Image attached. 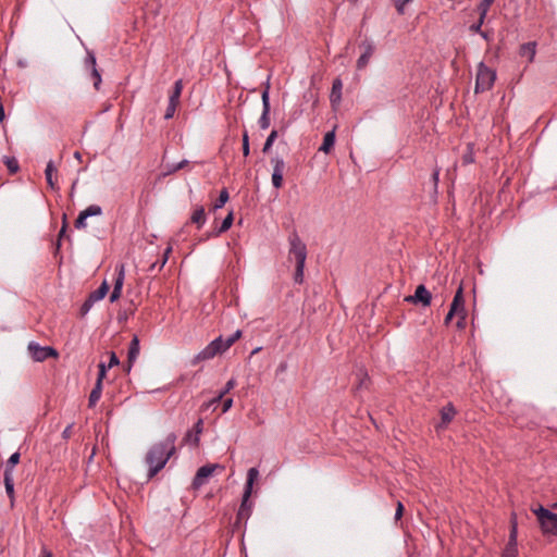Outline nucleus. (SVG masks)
I'll list each match as a JSON object with an SVG mask.
<instances>
[{"mask_svg":"<svg viewBox=\"0 0 557 557\" xmlns=\"http://www.w3.org/2000/svg\"><path fill=\"white\" fill-rule=\"evenodd\" d=\"M533 512L536 515L541 528L544 533H550L557 535V515L550 510L540 506L534 509Z\"/></svg>","mask_w":557,"mask_h":557,"instance_id":"39448f33","label":"nucleus"},{"mask_svg":"<svg viewBox=\"0 0 557 557\" xmlns=\"http://www.w3.org/2000/svg\"><path fill=\"white\" fill-rule=\"evenodd\" d=\"M449 309L459 312L461 314V319L466 320L463 290L461 286L457 289Z\"/></svg>","mask_w":557,"mask_h":557,"instance_id":"2eb2a0df","label":"nucleus"},{"mask_svg":"<svg viewBox=\"0 0 557 557\" xmlns=\"http://www.w3.org/2000/svg\"><path fill=\"white\" fill-rule=\"evenodd\" d=\"M438 175H440V172H438V170H436V171L433 173V180H434V182H435V183L438 181Z\"/></svg>","mask_w":557,"mask_h":557,"instance_id":"69168bd1","label":"nucleus"},{"mask_svg":"<svg viewBox=\"0 0 557 557\" xmlns=\"http://www.w3.org/2000/svg\"><path fill=\"white\" fill-rule=\"evenodd\" d=\"M27 350L32 359L36 362H42L48 358L58 357V351L50 346H40L38 343L30 342L27 346Z\"/></svg>","mask_w":557,"mask_h":557,"instance_id":"0eeeda50","label":"nucleus"},{"mask_svg":"<svg viewBox=\"0 0 557 557\" xmlns=\"http://www.w3.org/2000/svg\"><path fill=\"white\" fill-rule=\"evenodd\" d=\"M108 292H109V285H108L107 281H103V282L101 283V285H100V286H99L95 292H92V293L89 295V297H90L95 302H97V301H99V300L103 299V298H104V296L108 294Z\"/></svg>","mask_w":557,"mask_h":557,"instance_id":"5701e85b","label":"nucleus"},{"mask_svg":"<svg viewBox=\"0 0 557 557\" xmlns=\"http://www.w3.org/2000/svg\"><path fill=\"white\" fill-rule=\"evenodd\" d=\"M188 164V161L187 160H182L181 162L178 163H175V164H170L168 165V171H166V174H171V173H174L178 170H182L184 169L186 165Z\"/></svg>","mask_w":557,"mask_h":557,"instance_id":"c9c22d12","label":"nucleus"},{"mask_svg":"<svg viewBox=\"0 0 557 557\" xmlns=\"http://www.w3.org/2000/svg\"><path fill=\"white\" fill-rule=\"evenodd\" d=\"M259 476V471L257 468H250L247 473V481L245 484V491L243 495V500L240 507L238 509L237 517L238 519H248L250 516L251 504L249 503V497L252 492V486L257 478Z\"/></svg>","mask_w":557,"mask_h":557,"instance_id":"20e7f679","label":"nucleus"},{"mask_svg":"<svg viewBox=\"0 0 557 557\" xmlns=\"http://www.w3.org/2000/svg\"><path fill=\"white\" fill-rule=\"evenodd\" d=\"M218 469L220 471H222V470H224V467L221 466L220 463H208V465L200 467L197 470L195 478L193 480V487L195 490H198L201 486H203L205 484H207L209 478H211L213 475V473L215 472V470H218Z\"/></svg>","mask_w":557,"mask_h":557,"instance_id":"423d86ee","label":"nucleus"},{"mask_svg":"<svg viewBox=\"0 0 557 557\" xmlns=\"http://www.w3.org/2000/svg\"><path fill=\"white\" fill-rule=\"evenodd\" d=\"M289 243V250L288 256L289 258H294L296 261V271L294 275V280L296 283H302L304 281V270L307 259V247L305 243L300 239L297 233H293L288 237Z\"/></svg>","mask_w":557,"mask_h":557,"instance_id":"7ed1b4c3","label":"nucleus"},{"mask_svg":"<svg viewBox=\"0 0 557 557\" xmlns=\"http://www.w3.org/2000/svg\"><path fill=\"white\" fill-rule=\"evenodd\" d=\"M74 158H75L76 160L81 161V160H82V153H81L79 151H75V152H74Z\"/></svg>","mask_w":557,"mask_h":557,"instance_id":"e2e57ef3","label":"nucleus"},{"mask_svg":"<svg viewBox=\"0 0 557 557\" xmlns=\"http://www.w3.org/2000/svg\"><path fill=\"white\" fill-rule=\"evenodd\" d=\"M190 221L195 224H197L198 228H200L206 223V212L205 208L202 206L197 207L191 216Z\"/></svg>","mask_w":557,"mask_h":557,"instance_id":"4be33fe9","label":"nucleus"},{"mask_svg":"<svg viewBox=\"0 0 557 557\" xmlns=\"http://www.w3.org/2000/svg\"><path fill=\"white\" fill-rule=\"evenodd\" d=\"M342 89H343V83L341 78H336L333 82L331 95H330V101L333 108H337L342 101Z\"/></svg>","mask_w":557,"mask_h":557,"instance_id":"f3484780","label":"nucleus"},{"mask_svg":"<svg viewBox=\"0 0 557 557\" xmlns=\"http://www.w3.org/2000/svg\"><path fill=\"white\" fill-rule=\"evenodd\" d=\"M2 161L7 165L8 170L10 171V173L14 174V173H16L18 171L20 165H18V161L16 160L15 157L4 156L2 158Z\"/></svg>","mask_w":557,"mask_h":557,"instance_id":"393cba45","label":"nucleus"},{"mask_svg":"<svg viewBox=\"0 0 557 557\" xmlns=\"http://www.w3.org/2000/svg\"><path fill=\"white\" fill-rule=\"evenodd\" d=\"M182 90H183V83L181 79H178L174 84L173 91L171 92L169 100L171 102L178 103Z\"/></svg>","mask_w":557,"mask_h":557,"instance_id":"a878e982","label":"nucleus"},{"mask_svg":"<svg viewBox=\"0 0 557 557\" xmlns=\"http://www.w3.org/2000/svg\"><path fill=\"white\" fill-rule=\"evenodd\" d=\"M276 138H277V131L272 129L263 145V148H262V151L264 153H267L272 148L273 143L275 141Z\"/></svg>","mask_w":557,"mask_h":557,"instance_id":"7c9ffc66","label":"nucleus"},{"mask_svg":"<svg viewBox=\"0 0 557 557\" xmlns=\"http://www.w3.org/2000/svg\"><path fill=\"white\" fill-rule=\"evenodd\" d=\"M98 368H99V372H98V377H97L96 382H100L102 384V381L106 377V374H107V371H108L109 368L103 362H100Z\"/></svg>","mask_w":557,"mask_h":557,"instance_id":"ea45409f","label":"nucleus"},{"mask_svg":"<svg viewBox=\"0 0 557 557\" xmlns=\"http://www.w3.org/2000/svg\"><path fill=\"white\" fill-rule=\"evenodd\" d=\"M57 173V168L53 163L52 160H50L48 163H47V166H46V170H45V175H46V180H47V183L49 185V187L51 189H57L58 186H57V183L53 181V174Z\"/></svg>","mask_w":557,"mask_h":557,"instance_id":"412c9836","label":"nucleus"},{"mask_svg":"<svg viewBox=\"0 0 557 557\" xmlns=\"http://www.w3.org/2000/svg\"><path fill=\"white\" fill-rule=\"evenodd\" d=\"M456 409L451 403H448L441 409V422L437 425V429L446 428L455 418Z\"/></svg>","mask_w":557,"mask_h":557,"instance_id":"ddd939ff","label":"nucleus"},{"mask_svg":"<svg viewBox=\"0 0 557 557\" xmlns=\"http://www.w3.org/2000/svg\"><path fill=\"white\" fill-rule=\"evenodd\" d=\"M20 453H14L10 456V458L8 459V462H7V467L5 469H10L11 470V473L13 474L14 472V467L20 461Z\"/></svg>","mask_w":557,"mask_h":557,"instance_id":"72a5a7b5","label":"nucleus"},{"mask_svg":"<svg viewBox=\"0 0 557 557\" xmlns=\"http://www.w3.org/2000/svg\"><path fill=\"white\" fill-rule=\"evenodd\" d=\"M458 317H459V320H458V322H457V326H458V327H463V325H465V320H462V319H461V314H459Z\"/></svg>","mask_w":557,"mask_h":557,"instance_id":"052dcab7","label":"nucleus"},{"mask_svg":"<svg viewBox=\"0 0 557 557\" xmlns=\"http://www.w3.org/2000/svg\"><path fill=\"white\" fill-rule=\"evenodd\" d=\"M72 426L73 425L70 424L64 429V431L62 432L63 438H69L71 436Z\"/></svg>","mask_w":557,"mask_h":557,"instance_id":"603ef678","label":"nucleus"},{"mask_svg":"<svg viewBox=\"0 0 557 557\" xmlns=\"http://www.w3.org/2000/svg\"><path fill=\"white\" fill-rule=\"evenodd\" d=\"M494 0H482L480 4L478 5V10L480 12V15L482 17H486V14L490 10V7L493 4Z\"/></svg>","mask_w":557,"mask_h":557,"instance_id":"473e14b6","label":"nucleus"},{"mask_svg":"<svg viewBox=\"0 0 557 557\" xmlns=\"http://www.w3.org/2000/svg\"><path fill=\"white\" fill-rule=\"evenodd\" d=\"M484 20H485V17H482V15H480L479 21L476 23L472 24L470 26V29L472 32L479 33L481 30V27H482L483 23H484Z\"/></svg>","mask_w":557,"mask_h":557,"instance_id":"49530a36","label":"nucleus"},{"mask_svg":"<svg viewBox=\"0 0 557 557\" xmlns=\"http://www.w3.org/2000/svg\"><path fill=\"white\" fill-rule=\"evenodd\" d=\"M228 198H230V196H228L227 189L223 188L220 191L219 198L216 199V201L213 206V209L218 210V209L222 208L227 202Z\"/></svg>","mask_w":557,"mask_h":557,"instance_id":"cd10ccee","label":"nucleus"},{"mask_svg":"<svg viewBox=\"0 0 557 557\" xmlns=\"http://www.w3.org/2000/svg\"><path fill=\"white\" fill-rule=\"evenodd\" d=\"M102 393V384L100 382H96L90 395H89V407H94L97 401L100 399Z\"/></svg>","mask_w":557,"mask_h":557,"instance_id":"b1692460","label":"nucleus"},{"mask_svg":"<svg viewBox=\"0 0 557 557\" xmlns=\"http://www.w3.org/2000/svg\"><path fill=\"white\" fill-rule=\"evenodd\" d=\"M478 70H484V71H487L490 70L483 62H480L479 63V66H478Z\"/></svg>","mask_w":557,"mask_h":557,"instance_id":"680f3d73","label":"nucleus"},{"mask_svg":"<svg viewBox=\"0 0 557 557\" xmlns=\"http://www.w3.org/2000/svg\"><path fill=\"white\" fill-rule=\"evenodd\" d=\"M86 215H84L83 213L79 212L76 221H75V227L78 228V230H82V228H85L86 227Z\"/></svg>","mask_w":557,"mask_h":557,"instance_id":"37998d69","label":"nucleus"},{"mask_svg":"<svg viewBox=\"0 0 557 557\" xmlns=\"http://www.w3.org/2000/svg\"><path fill=\"white\" fill-rule=\"evenodd\" d=\"M362 49H363V51L357 61V66L359 69H362L368 64L369 59L374 53L375 47H374L373 42L366 40L362 42Z\"/></svg>","mask_w":557,"mask_h":557,"instance_id":"4468645a","label":"nucleus"},{"mask_svg":"<svg viewBox=\"0 0 557 557\" xmlns=\"http://www.w3.org/2000/svg\"><path fill=\"white\" fill-rule=\"evenodd\" d=\"M194 436H195V434H193V433L189 431V432H187V434H186V436H185V441L194 445Z\"/></svg>","mask_w":557,"mask_h":557,"instance_id":"6e6d98bb","label":"nucleus"},{"mask_svg":"<svg viewBox=\"0 0 557 557\" xmlns=\"http://www.w3.org/2000/svg\"><path fill=\"white\" fill-rule=\"evenodd\" d=\"M269 90H270V76L267 77L265 88L263 89L262 95H261V99H262V113H261V116H260V119L258 121L259 126H260L261 129L269 128L270 123H271V121H270L271 106H270Z\"/></svg>","mask_w":557,"mask_h":557,"instance_id":"6e6552de","label":"nucleus"},{"mask_svg":"<svg viewBox=\"0 0 557 557\" xmlns=\"http://www.w3.org/2000/svg\"><path fill=\"white\" fill-rule=\"evenodd\" d=\"M4 108L2 106V103L0 102V123L3 122L4 120Z\"/></svg>","mask_w":557,"mask_h":557,"instance_id":"bf43d9fd","label":"nucleus"},{"mask_svg":"<svg viewBox=\"0 0 557 557\" xmlns=\"http://www.w3.org/2000/svg\"><path fill=\"white\" fill-rule=\"evenodd\" d=\"M233 224V213L230 212L225 218L224 220L222 221L221 223V226L219 227L218 232H216V235L221 234V233H224L226 232L227 230L231 228Z\"/></svg>","mask_w":557,"mask_h":557,"instance_id":"c85d7f7f","label":"nucleus"},{"mask_svg":"<svg viewBox=\"0 0 557 557\" xmlns=\"http://www.w3.org/2000/svg\"><path fill=\"white\" fill-rule=\"evenodd\" d=\"M166 262H168V257H166V256H163V257L161 258V262H160V264H159L158 269H159V270H161V269L165 265V263H166Z\"/></svg>","mask_w":557,"mask_h":557,"instance_id":"13d9d810","label":"nucleus"},{"mask_svg":"<svg viewBox=\"0 0 557 557\" xmlns=\"http://www.w3.org/2000/svg\"><path fill=\"white\" fill-rule=\"evenodd\" d=\"M242 337V331L237 330L235 333L230 335L227 338L219 336L210 342L201 351H199L194 360L193 364H197L200 361L210 360L215 356L226 351L237 339Z\"/></svg>","mask_w":557,"mask_h":557,"instance_id":"f03ea898","label":"nucleus"},{"mask_svg":"<svg viewBox=\"0 0 557 557\" xmlns=\"http://www.w3.org/2000/svg\"><path fill=\"white\" fill-rule=\"evenodd\" d=\"M3 482H4L5 492H7L8 496L10 497L11 503L13 504V499H14V478H13V474L11 473L10 469H5L4 470Z\"/></svg>","mask_w":557,"mask_h":557,"instance_id":"6ab92c4d","label":"nucleus"},{"mask_svg":"<svg viewBox=\"0 0 557 557\" xmlns=\"http://www.w3.org/2000/svg\"><path fill=\"white\" fill-rule=\"evenodd\" d=\"M140 350L139 338L137 335H134L128 347L127 354V370L129 371L133 367V363L136 361Z\"/></svg>","mask_w":557,"mask_h":557,"instance_id":"dca6fc26","label":"nucleus"},{"mask_svg":"<svg viewBox=\"0 0 557 557\" xmlns=\"http://www.w3.org/2000/svg\"><path fill=\"white\" fill-rule=\"evenodd\" d=\"M177 104H178V103H176V102H171V101L169 100V104H168V108H166V110H165L164 119L169 120V119H172V117L174 116Z\"/></svg>","mask_w":557,"mask_h":557,"instance_id":"e433bc0d","label":"nucleus"},{"mask_svg":"<svg viewBox=\"0 0 557 557\" xmlns=\"http://www.w3.org/2000/svg\"><path fill=\"white\" fill-rule=\"evenodd\" d=\"M508 544H517V522H511V529L509 533Z\"/></svg>","mask_w":557,"mask_h":557,"instance_id":"58836bf2","label":"nucleus"},{"mask_svg":"<svg viewBox=\"0 0 557 557\" xmlns=\"http://www.w3.org/2000/svg\"><path fill=\"white\" fill-rule=\"evenodd\" d=\"M502 557H518V544H508L503 550Z\"/></svg>","mask_w":557,"mask_h":557,"instance_id":"c756f323","label":"nucleus"},{"mask_svg":"<svg viewBox=\"0 0 557 557\" xmlns=\"http://www.w3.org/2000/svg\"><path fill=\"white\" fill-rule=\"evenodd\" d=\"M334 144H335V132L334 131L327 132L324 135L323 143L320 146L319 150L324 153H329L331 151V149L334 147Z\"/></svg>","mask_w":557,"mask_h":557,"instance_id":"aec40b11","label":"nucleus"},{"mask_svg":"<svg viewBox=\"0 0 557 557\" xmlns=\"http://www.w3.org/2000/svg\"><path fill=\"white\" fill-rule=\"evenodd\" d=\"M175 433H169L162 441L154 443L147 451L145 462L148 466V480L152 479L159 471H161L170 458L176 451Z\"/></svg>","mask_w":557,"mask_h":557,"instance_id":"f257e3e1","label":"nucleus"},{"mask_svg":"<svg viewBox=\"0 0 557 557\" xmlns=\"http://www.w3.org/2000/svg\"><path fill=\"white\" fill-rule=\"evenodd\" d=\"M406 301L411 304H422L424 307L430 306L432 300L431 293L424 285H418L413 295L407 296Z\"/></svg>","mask_w":557,"mask_h":557,"instance_id":"f8f14e48","label":"nucleus"},{"mask_svg":"<svg viewBox=\"0 0 557 557\" xmlns=\"http://www.w3.org/2000/svg\"><path fill=\"white\" fill-rule=\"evenodd\" d=\"M125 280V265L123 263H119L115 267V276L113 282V290L110 295V301H116L122 293L123 284Z\"/></svg>","mask_w":557,"mask_h":557,"instance_id":"9d476101","label":"nucleus"},{"mask_svg":"<svg viewBox=\"0 0 557 557\" xmlns=\"http://www.w3.org/2000/svg\"><path fill=\"white\" fill-rule=\"evenodd\" d=\"M233 406V399L232 398H226L224 401H223V406H222V411L225 413L227 412Z\"/></svg>","mask_w":557,"mask_h":557,"instance_id":"09e8293b","label":"nucleus"},{"mask_svg":"<svg viewBox=\"0 0 557 557\" xmlns=\"http://www.w3.org/2000/svg\"><path fill=\"white\" fill-rule=\"evenodd\" d=\"M459 314H460L459 312L453 311L451 309H449V311L446 314L445 320H444L445 324H448L451 321L454 315H459Z\"/></svg>","mask_w":557,"mask_h":557,"instance_id":"8fccbe9b","label":"nucleus"},{"mask_svg":"<svg viewBox=\"0 0 557 557\" xmlns=\"http://www.w3.org/2000/svg\"><path fill=\"white\" fill-rule=\"evenodd\" d=\"M171 251H172V247H171V246H169V247L164 250L163 256H166V257L169 258V255H170V252H171Z\"/></svg>","mask_w":557,"mask_h":557,"instance_id":"338daca9","label":"nucleus"},{"mask_svg":"<svg viewBox=\"0 0 557 557\" xmlns=\"http://www.w3.org/2000/svg\"><path fill=\"white\" fill-rule=\"evenodd\" d=\"M120 363V360L117 358V356L115 355V352H111L110 354V360H109V363H108V368H112V367H115Z\"/></svg>","mask_w":557,"mask_h":557,"instance_id":"de8ad7c7","label":"nucleus"},{"mask_svg":"<svg viewBox=\"0 0 557 557\" xmlns=\"http://www.w3.org/2000/svg\"><path fill=\"white\" fill-rule=\"evenodd\" d=\"M95 301L88 297L85 302L82 305L81 307V313L82 315H85L88 313V311L91 309V307L94 306Z\"/></svg>","mask_w":557,"mask_h":557,"instance_id":"a19ab883","label":"nucleus"},{"mask_svg":"<svg viewBox=\"0 0 557 557\" xmlns=\"http://www.w3.org/2000/svg\"><path fill=\"white\" fill-rule=\"evenodd\" d=\"M243 153H244L245 157L249 156V153H250L249 136H248L247 132H245L243 134Z\"/></svg>","mask_w":557,"mask_h":557,"instance_id":"79ce46f5","label":"nucleus"},{"mask_svg":"<svg viewBox=\"0 0 557 557\" xmlns=\"http://www.w3.org/2000/svg\"><path fill=\"white\" fill-rule=\"evenodd\" d=\"M202 420L199 419L195 424V436H194V445L197 446L199 444V435L202 432Z\"/></svg>","mask_w":557,"mask_h":557,"instance_id":"4c0bfd02","label":"nucleus"},{"mask_svg":"<svg viewBox=\"0 0 557 557\" xmlns=\"http://www.w3.org/2000/svg\"><path fill=\"white\" fill-rule=\"evenodd\" d=\"M496 79V72H476L475 92L488 90Z\"/></svg>","mask_w":557,"mask_h":557,"instance_id":"9b49d317","label":"nucleus"},{"mask_svg":"<svg viewBox=\"0 0 557 557\" xmlns=\"http://www.w3.org/2000/svg\"><path fill=\"white\" fill-rule=\"evenodd\" d=\"M90 79L95 86V88L98 90L101 84V76L100 72H91L90 73Z\"/></svg>","mask_w":557,"mask_h":557,"instance_id":"c03bdc74","label":"nucleus"},{"mask_svg":"<svg viewBox=\"0 0 557 557\" xmlns=\"http://www.w3.org/2000/svg\"><path fill=\"white\" fill-rule=\"evenodd\" d=\"M286 368H287V364H286V363H281V364L278 366L277 370L283 372V371H285V370H286Z\"/></svg>","mask_w":557,"mask_h":557,"instance_id":"0e129e2a","label":"nucleus"},{"mask_svg":"<svg viewBox=\"0 0 557 557\" xmlns=\"http://www.w3.org/2000/svg\"><path fill=\"white\" fill-rule=\"evenodd\" d=\"M66 232V215L63 216V225L60 230L59 237H62Z\"/></svg>","mask_w":557,"mask_h":557,"instance_id":"5fc2aeb1","label":"nucleus"},{"mask_svg":"<svg viewBox=\"0 0 557 557\" xmlns=\"http://www.w3.org/2000/svg\"><path fill=\"white\" fill-rule=\"evenodd\" d=\"M157 267H158V265H157V263L154 262V263H152V264L150 265L149 270H150V271H153V270H156V269H157Z\"/></svg>","mask_w":557,"mask_h":557,"instance_id":"774afa93","label":"nucleus"},{"mask_svg":"<svg viewBox=\"0 0 557 557\" xmlns=\"http://www.w3.org/2000/svg\"><path fill=\"white\" fill-rule=\"evenodd\" d=\"M403 512H404V506L403 504L399 502L398 505H397V508H396V512H395V518L398 520L401 518L403 516Z\"/></svg>","mask_w":557,"mask_h":557,"instance_id":"3c124183","label":"nucleus"},{"mask_svg":"<svg viewBox=\"0 0 557 557\" xmlns=\"http://www.w3.org/2000/svg\"><path fill=\"white\" fill-rule=\"evenodd\" d=\"M223 397L224 396L221 393H219L218 396L208 404V407L218 404Z\"/></svg>","mask_w":557,"mask_h":557,"instance_id":"864d4df0","label":"nucleus"},{"mask_svg":"<svg viewBox=\"0 0 557 557\" xmlns=\"http://www.w3.org/2000/svg\"><path fill=\"white\" fill-rule=\"evenodd\" d=\"M86 218L97 216L102 214V208L98 205H90L85 210L81 211Z\"/></svg>","mask_w":557,"mask_h":557,"instance_id":"bb28decb","label":"nucleus"},{"mask_svg":"<svg viewBox=\"0 0 557 557\" xmlns=\"http://www.w3.org/2000/svg\"><path fill=\"white\" fill-rule=\"evenodd\" d=\"M273 172L271 182L274 188L280 189L283 186V175L286 168V163L282 157L275 156L271 159Z\"/></svg>","mask_w":557,"mask_h":557,"instance_id":"1a4fd4ad","label":"nucleus"},{"mask_svg":"<svg viewBox=\"0 0 557 557\" xmlns=\"http://www.w3.org/2000/svg\"><path fill=\"white\" fill-rule=\"evenodd\" d=\"M463 164H470L474 162L473 144L467 145V151L462 156Z\"/></svg>","mask_w":557,"mask_h":557,"instance_id":"2f4dec72","label":"nucleus"},{"mask_svg":"<svg viewBox=\"0 0 557 557\" xmlns=\"http://www.w3.org/2000/svg\"><path fill=\"white\" fill-rule=\"evenodd\" d=\"M96 64H97L96 63V55L92 52L88 51L87 55L85 58V66H86V69L87 70H97L96 69Z\"/></svg>","mask_w":557,"mask_h":557,"instance_id":"f704fd0d","label":"nucleus"},{"mask_svg":"<svg viewBox=\"0 0 557 557\" xmlns=\"http://www.w3.org/2000/svg\"><path fill=\"white\" fill-rule=\"evenodd\" d=\"M536 53V42L535 41H529L523 45H521L519 54L521 58L527 59L529 62H532L534 60Z\"/></svg>","mask_w":557,"mask_h":557,"instance_id":"a211bd4d","label":"nucleus"},{"mask_svg":"<svg viewBox=\"0 0 557 557\" xmlns=\"http://www.w3.org/2000/svg\"><path fill=\"white\" fill-rule=\"evenodd\" d=\"M236 385L235 379H231L226 382L224 388L220 392L223 396H225L231 389H233Z\"/></svg>","mask_w":557,"mask_h":557,"instance_id":"a18cd8bd","label":"nucleus"},{"mask_svg":"<svg viewBox=\"0 0 557 557\" xmlns=\"http://www.w3.org/2000/svg\"><path fill=\"white\" fill-rule=\"evenodd\" d=\"M40 557H52V554L47 548H42Z\"/></svg>","mask_w":557,"mask_h":557,"instance_id":"4d7b16f0","label":"nucleus"}]
</instances>
